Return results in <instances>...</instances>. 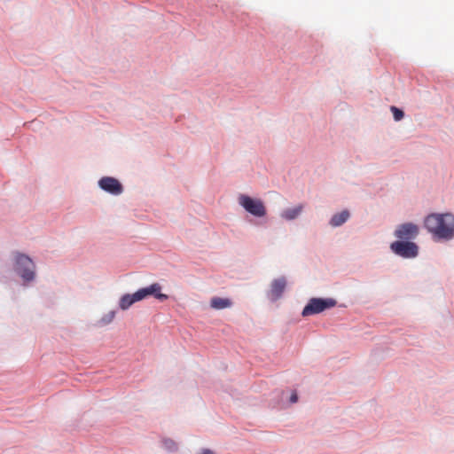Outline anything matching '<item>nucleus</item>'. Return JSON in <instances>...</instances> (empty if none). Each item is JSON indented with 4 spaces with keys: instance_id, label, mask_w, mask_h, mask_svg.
Listing matches in <instances>:
<instances>
[{
    "instance_id": "1",
    "label": "nucleus",
    "mask_w": 454,
    "mask_h": 454,
    "mask_svg": "<svg viewBox=\"0 0 454 454\" xmlns=\"http://www.w3.org/2000/svg\"><path fill=\"white\" fill-rule=\"evenodd\" d=\"M425 227L438 239H450L454 236V215L431 214L425 219Z\"/></svg>"
},
{
    "instance_id": "2",
    "label": "nucleus",
    "mask_w": 454,
    "mask_h": 454,
    "mask_svg": "<svg viewBox=\"0 0 454 454\" xmlns=\"http://www.w3.org/2000/svg\"><path fill=\"white\" fill-rule=\"evenodd\" d=\"M336 303L337 301L333 298H311L303 308L301 315L303 317H309L318 314L333 308Z\"/></svg>"
},
{
    "instance_id": "3",
    "label": "nucleus",
    "mask_w": 454,
    "mask_h": 454,
    "mask_svg": "<svg viewBox=\"0 0 454 454\" xmlns=\"http://www.w3.org/2000/svg\"><path fill=\"white\" fill-rule=\"evenodd\" d=\"M16 270L25 281H31L35 278V264L26 254H17Z\"/></svg>"
},
{
    "instance_id": "4",
    "label": "nucleus",
    "mask_w": 454,
    "mask_h": 454,
    "mask_svg": "<svg viewBox=\"0 0 454 454\" xmlns=\"http://www.w3.org/2000/svg\"><path fill=\"white\" fill-rule=\"evenodd\" d=\"M239 203L246 211L254 216L262 217L266 215V208L261 200H255L247 195L240 194L239 196Z\"/></svg>"
},
{
    "instance_id": "5",
    "label": "nucleus",
    "mask_w": 454,
    "mask_h": 454,
    "mask_svg": "<svg viewBox=\"0 0 454 454\" xmlns=\"http://www.w3.org/2000/svg\"><path fill=\"white\" fill-rule=\"evenodd\" d=\"M391 250L403 258H414L418 255V246L410 241L398 240L390 245Z\"/></svg>"
},
{
    "instance_id": "6",
    "label": "nucleus",
    "mask_w": 454,
    "mask_h": 454,
    "mask_svg": "<svg viewBox=\"0 0 454 454\" xmlns=\"http://www.w3.org/2000/svg\"><path fill=\"white\" fill-rule=\"evenodd\" d=\"M418 234L419 227L412 223H403L395 231V236L401 240L413 239Z\"/></svg>"
},
{
    "instance_id": "7",
    "label": "nucleus",
    "mask_w": 454,
    "mask_h": 454,
    "mask_svg": "<svg viewBox=\"0 0 454 454\" xmlns=\"http://www.w3.org/2000/svg\"><path fill=\"white\" fill-rule=\"evenodd\" d=\"M98 184L101 189L114 195H118L122 192L121 184L114 177H103L99 180Z\"/></svg>"
},
{
    "instance_id": "8",
    "label": "nucleus",
    "mask_w": 454,
    "mask_h": 454,
    "mask_svg": "<svg viewBox=\"0 0 454 454\" xmlns=\"http://www.w3.org/2000/svg\"><path fill=\"white\" fill-rule=\"evenodd\" d=\"M161 286L159 283H153L151 286L139 289L140 294L139 297H142V300L146 298L149 295H153L156 299L164 301L168 299V296L161 292Z\"/></svg>"
},
{
    "instance_id": "9",
    "label": "nucleus",
    "mask_w": 454,
    "mask_h": 454,
    "mask_svg": "<svg viewBox=\"0 0 454 454\" xmlns=\"http://www.w3.org/2000/svg\"><path fill=\"white\" fill-rule=\"evenodd\" d=\"M286 281L285 278H279L274 279L270 286V295H271L272 299H274V300L278 299L282 295V294L286 288Z\"/></svg>"
},
{
    "instance_id": "10",
    "label": "nucleus",
    "mask_w": 454,
    "mask_h": 454,
    "mask_svg": "<svg viewBox=\"0 0 454 454\" xmlns=\"http://www.w3.org/2000/svg\"><path fill=\"white\" fill-rule=\"evenodd\" d=\"M140 294L139 290H137L133 294H125L123 295L120 300V308L122 310L128 309L133 303L142 301V297H139L137 295Z\"/></svg>"
},
{
    "instance_id": "11",
    "label": "nucleus",
    "mask_w": 454,
    "mask_h": 454,
    "mask_svg": "<svg viewBox=\"0 0 454 454\" xmlns=\"http://www.w3.org/2000/svg\"><path fill=\"white\" fill-rule=\"evenodd\" d=\"M231 301L228 298L213 297L210 301V306L215 309H223L231 307Z\"/></svg>"
},
{
    "instance_id": "12",
    "label": "nucleus",
    "mask_w": 454,
    "mask_h": 454,
    "mask_svg": "<svg viewBox=\"0 0 454 454\" xmlns=\"http://www.w3.org/2000/svg\"><path fill=\"white\" fill-rule=\"evenodd\" d=\"M349 212L343 210L340 213L335 214L330 220V224L333 227H338L343 224L349 218Z\"/></svg>"
},
{
    "instance_id": "13",
    "label": "nucleus",
    "mask_w": 454,
    "mask_h": 454,
    "mask_svg": "<svg viewBox=\"0 0 454 454\" xmlns=\"http://www.w3.org/2000/svg\"><path fill=\"white\" fill-rule=\"evenodd\" d=\"M302 209V205H299L293 208H287L282 212L281 216L286 220H294L301 213Z\"/></svg>"
},
{
    "instance_id": "14",
    "label": "nucleus",
    "mask_w": 454,
    "mask_h": 454,
    "mask_svg": "<svg viewBox=\"0 0 454 454\" xmlns=\"http://www.w3.org/2000/svg\"><path fill=\"white\" fill-rule=\"evenodd\" d=\"M391 112L393 113V116L395 121H400L403 118V112L401 109L395 106H391Z\"/></svg>"
},
{
    "instance_id": "15",
    "label": "nucleus",
    "mask_w": 454,
    "mask_h": 454,
    "mask_svg": "<svg viewBox=\"0 0 454 454\" xmlns=\"http://www.w3.org/2000/svg\"><path fill=\"white\" fill-rule=\"evenodd\" d=\"M163 443L165 448L168 449V450H176V444L170 439L164 440Z\"/></svg>"
},
{
    "instance_id": "16",
    "label": "nucleus",
    "mask_w": 454,
    "mask_h": 454,
    "mask_svg": "<svg viewBox=\"0 0 454 454\" xmlns=\"http://www.w3.org/2000/svg\"><path fill=\"white\" fill-rule=\"evenodd\" d=\"M297 400H298V395H297V394H296V393H293V394L291 395V396H290V402L294 403H296V402H297Z\"/></svg>"
},
{
    "instance_id": "17",
    "label": "nucleus",
    "mask_w": 454,
    "mask_h": 454,
    "mask_svg": "<svg viewBox=\"0 0 454 454\" xmlns=\"http://www.w3.org/2000/svg\"><path fill=\"white\" fill-rule=\"evenodd\" d=\"M200 454H215L209 449H203Z\"/></svg>"
}]
</instances>
